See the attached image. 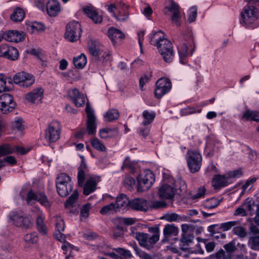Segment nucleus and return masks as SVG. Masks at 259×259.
I'll return each instance as SVG.
<instances>
[{
	"mask_svg": "<svg viewBox=\"0 0 259 259\" xmlns=\"http://www.w3.org/2000/svg\"><path fill=\"white\" fill-rule=\"evenodd\" d=\"M87 166L84 160H82L80 165L78 168L77 184L78 186H83V193L84 195H89L94 192L96 188L97 184L100 181L99 177H92L87 180L84 184L85 179V171Z\"/></svg>",
	"mask_w": 259,
	"mask_h": 259,
	"instance_id": "obj_2",
	"label": "nucleus"
},
{
	"mask_svg": "<svg viewBox=\"0 0 259 259\" xmlns=\"http://www.w3.org/2000/svg\"><path fill=\"white\" fill-rule=\"evenodd\" d=\"M239 224V221H230L221 224L220 228L222 229L224 231H227Z\"/></svg>",
	"mask_w": 259,
	"mask_h": 259,
	"instance_id": "obj_57",
	"label": "nucleus"
},
{
	"mask_svg": "<svg viewBox=\"0 0 259 259\" xmlns=\"http://www.w3.org/2000/svg\"><path fill=\"white\" fill-rule=\"evenodd\" d=\"M65 175L64 174H60L56 180V188L58 194L61 197H65Z\"/></svg>",
	"mask_w": 259,
	"mask_h": 259,
	"instance_id": "obj_30",
	"label": "nucleus"
},
{
	"mask_svg": "<svg viewBox=\"0 0 259 259\" xmlns=\"http://www.w3.org/2000/svg\"><path fill=\"white\" fill-rule=\"evenodd\" d=\"M61 130L60 122L53 121L45 131V139L49 142L57 141L60 138Z\"/></svg>",
	"mask_w": 259,
	"mask_h": 259,
	"instance_id": "obj_10",
	"label": "nucleus"
},
{
	"mask_svg": "<svg viewBox=\"0 0 259 259\" xmlns=\"http://www.w3.org/2000/svg\"><path fill=\"white\" fill-rule=\"evenodd\" d=\"M119 134L117 128H104L99 131V135L102 139L112 138L117 136Z\"/></svg>",
	"mask_w": 259,
	"mask_h": 259,
	"instance_id": "obj_28",
	"label": "nucleus"
},
{
	"mask_svg": "<svg viewBox=\"0 0 259 259\" xmlns=\"http://www.w3.org/2000/svg\"><path fill=\"white\" fill-rule=\"evenodd\" d=\"M199 113L200 111L196 110V108L194 107H187L185 108H183L180 110V115L182 116H187L195 113Z\"/></svg>",
	"mask_w": 259,
	"mask_h": 259,
	"instance_id": "obj_53",
	"label": "nucleus"
},
{
	"mask_svg": "<svg viewBox=\"0 0 259 259\" xmlns=\"http://www.w3.org/2000/svg\"><path fill=\"white\" fill-rule=\"evenodd\" d=\"M177 48L180 62L185 64L187 57L193 55L195 49L194 37L191 31H186L179 37Z\"/></svg>",
	"mask_w": 259,
	"mask_h": 259,
	"instance_id": "obj_1",
	"label": "nucleus"
},
{
	"mask_svg": "<svg viewBox=\"0 0 259 259\" xmlns=\"http://www.w3.org/2000/svg\"><path fill=\"white\" fill-rule=\"evenodd\" d=\"M55 223V231L54 236L58 241L62 243L61 248L65 250V236L62 233L65 228V223L63 219L60 217H56Z\"/></svg>",
	"mask_w": 259,
	"mask_h": 259,
	"instance_id": "obj_16",
	"label": "nucleus"
},
{
	"mask_svg": "<svg viewBox=\"0 0 259 259\" xmlns=\"http://www.w3.org/2000/svg\"><path fill=\"white\" fill-rule=\"evenodd\" d=\"M152 230L153 234L152 236L148 235L147 239H146V245H144V248L150 250L154 244L159 240V229L156 227H152L149 229V231Z\"/></svg>",
	"mask_w": 259,
	"mask_h": 259,
	"instance_id": "obj_23",
	"label": "nucleus"
},
{
	"mask_svg": "<svg viewBox=\"0 0 259 259\" xmlns=\"http://www.w3.org/2000/svg\"><path fill=\"white\" fill-rule=\"evenodd\" d=\"M25 16L23 10L20 8H17L11 15V19L15 22L22 21Z\"/></svg>",
	"mask_w": 259,
	"mask_h": 259,
	"instance_id": "obj_38",
	"label": "nucleus"
},
{
	"mask_svg": "<svg viewBox=\"0 0 259 259\" xmlns=\"http://www.w3.org/2000/svg\"><path fill=\"white\" fill-rule=\"evenodd\" d=\"M249 247L254 250L259 249V235L250 237L248 241Z\"/></svg>",
	"mask_w": 259,
	"mask_h": 259,
	"instance_id": "obj_45",
	"label": "nucleus"
},
{
	"mask_svg": "<svg viewBox=\"0 0 259 259\" xmlns=\"http://www.w3.org/2000/svg\"><path fill=\"white\" fill-rule=\"evenodd\" d=\"M115 208V204L114 203H111L108 205L103 206L100 210V212L102 215H105L108 212L114 210Z\"/></svg>",
	"mask_w": 259,
	"mask_h": 259,
	"instance_id": "obj_60",
	"label": "nucleus"
},
{
	"mask_svg": "<svg viewBox=\"0 0 259 259\" xmlns=\"http://www.w3.org/2000/svg\"><path fill=\"white\" fill-rule=\"evenodd\" d=\"M24 240L30 244L36 243L38 240V236L36 232L27 234L24 236Z\"/></svg>",
	"mask_w": 259,
	"mask_h": 259,
	"instance_id": "obj_54",
	"label": "nucleus"
},
{
	"mask_svg": "<svg viewBox=\"0 0 259 259\" xmlns=\"http://www.w3.org/2000/svg\"><path fill=\"white\" fill-rule=\"evenodd\" d=\"M0 57H3L11 61L18 59L19 52L17 49L6 44L0 46Z\"/></svg>",
	"mask_w": 259,
	"mask_h": 259,
	"instance_id": "obj_15",
	"label": "nucleus"
},
{
	"mask_svg": "<svg viewBox=\"0 0 259 259\" xmlns=\"http://www.w3.org/2000/svg\"><path fill=\"white\" fill-rule=\"evenodd\" d=\"M257 206L255 205L254 201L252 199L247 198L245 200L244 202L242 204V206L244 207L246 211L249 212L250 215H252L254 212V207Z\"/></svg>",
	"mask_w": 259,
	"mask_h": 259,
	"instance_id": "obj_40",
	"label": "nucleus"
},
{
	"mask_svg": "<svg viewBox=\"0 0 259 259\" xmlns=\"http://www.w3.org/2000/svg\"><path fill=\"white\" fill-rule=\"evenodd\" d=\"M218 148L215 147L213 143L207 142L206 143L205 153L207 157H211L213 156L217 151Z\"/></svg>",
	"mask_w": 259,
	"mask_h": 259,
	"instance_id": "obj_47",
	"label": "nucleus"
},
{
	"mask_svg": "<svg viewBox=\"0 0 259 259\" xmlns=\"http://www.w3.org/2000/svg\"><path fill=\"white\" fill-rule=\"evenodd\" d=\"M148 235V234L144 233L143 232H136L135 234V238L139 241V243L141 246L144 247V245H146V239H147Z\"/></svg>",
	"mask_w": 259,
	"mask_h": 259,
	"instance_id": "obj_48",
	"label": "nucleus"
},
{
	"mask_svg": "<svg viewBox=\"0 0 259 259\" xmlns=\"http://www.w3.org/2000/svg\"><path fill=\"white\" fill-rule=\"evenodd\" d=\"M79 197V193L77 190H75L73 191L72 194H71L69 197L68 198L67 200H66V208L71 206L72 207H74V210L72 211L73 213H75L76 212H78V199Z\"/></svg>",
	"mask_w": 259,
	"mask_h": 259,
	"instance_id": "obj_26",
	"label": "nucleus"
},
{
	"mask_svg": "<svg viewBox=\"0 0 259 259\" xmlns=\"http://www.w3.org/2000/svg\"><path fill=\"white\" fill-rule=\"evenodd\" d=\"M157 49L165 62L170 63L173 61L175 53L172 44L170 40H164L163 44H161Z\"/></svg>",
	"mask_w": 259,
	"mask_h": 259,
	"instance_id": "obj_11",
	"label": "nucleus"
},
{
	"mask_svg": "<svg viewBox=\"0 0 259 259\" xmlns=\"http://www.w3.org/2000/svg\"><path fill=\"white\" fill-rule=\"evenodd\" d=\"M177 192V189L172 185L165 184L160 186L158 189L160 198L165 199H172Z\"/></svg>",
	"mask_w": 259,
	"mask_h": 259,
	"instance_id": "obj_17",
	"label": "nucleus"
},
{
	"mask_svg": "<svg viewBox=\"0 0 259 259\" xmlns=\"http://www.w3.org/2000/svg\"><path fill=\"white\" fill-rule=\"evenodd\" d=\"M73 62L76 68L82 69L87 64V57L84 54L81 53L79 56L74 57Z\"/></svg>",
	"mask_w": 259,
	"mask_h": 259,
	"instance_id": "obj_31",
	"label": "nucleus"
},
{
	"mask_svg": "<svg viewBox=\"0 0 259 259\" xmlns=\"http://www.w3.org/2000/svg\"><path fill=\"white\" fill-rule=\"evenodd\" d=\"M77 247L66 241V259L72 257L77 251Z\"/></svg>",
	"mask_w": 259,
	"mask_h": 259,
	"instance_id": "obj_44",
	"label": "nucleus"
},
{
	"mask_svg": "<svg viewBox=\"0 0 259 259\" xmlns=\"http://www.w3.org/2000/svg\"><path fill=\"white\" fill-rule=\"evenodd\" d=\"M225 252L228 253L229 255H232V254L236 250L237 248L235 245V242L234 240L224 245Z\"/></svg>",
	"mask_w": 259,
	"mask_h": 259,
	"instance_id": "obj_55",
	"label": "nucleus"
},
{
	"mask_svg": "<svg viewBox=\"0 0 259 259\" xmlns=\"http://www.w3.org/2000/svg\"><path fill=\"white\" fill-rule=\"evenodd\" d=\"M19 195L22 199H25L28 205H32L37 201L46 208L51 207V202L44 192L36 193L32 190H30L26 193V197L25 198L24 190H22Z\"/></svg>",
	"mask_w": 259,
	"mask_h": 259,
	"instance_id": "obj_5",
	"label": "nucleus"
},
{
	"mask_svg": "<svg viewBox=\"0 0 259 259\" xmlns=\"http://www.w3.org/2000/svg\"><path fill=\"white\" fill-rule=\"evenodd\" d=\"M243 117L247 120L259 122V112L248 110L244 113Z\"/></svg>",
	"mask_w": 259,
	"mask_h": 259,
	"instance_id": "obj_37",
	"label": "nucleus"
},
{
	"mask_svg": "<svg viewBox=\"0 0 259 259\" xmlns=\"http://www.w3.org/2000/svg\"><path fill=\"white\" fill-rule=\"evenodd\" d=\"M119 113L117 110L115 109H112L108 110L104 117L105 120L108 121H112L113 120L117 119L119 117Z\"/></svg>",
	"mask_w": 259,
	"mask_h": 259,
	"instance_id": "obj_39",
	"label": "nucleus"
},
{
	"mask_svg": "<svg viewBox=\"0 0 259 259\" xmlns=\"http://www.w3.org/2000/svg\"><path fill=\"white\" fill-rule=\"evenodd\" d=\"M150 42L152 45L156 46L158 48L164 40L168 39L164 37V33L162 31L153 32L149 35Z\"/></svg>",
	"mask_w": 259,
	"mask_h": 259,
	"instance_id": "obj_25",
	"label": "nucleus"
},
{
	"mask_svg": "<svg viewBox=\"0 0 259 259\" xmlns=\"http://www.w3.org/2000/svg\"><path fill=\"white\" fill-rule=\"evenodd\" d=\"M82 10L84 14L88 17H90L97 10L96 8L91 4L83 6Z\"/></svg>",
	"mask_w": 259,
	"mask_h": 259,
	"instance_id": "obj_58",
	"label": "nucleus"
},
{
	"mask_svg": "<svg viewBox=\"0 0 259 259\" xmlns=\"http://www.w3.org/2000/svg\"><path fill=\"white\" fill-rule=\"evenodd\" d=\"M257 179V178L253 177L247 180L241 187L242 190L241 193L243 194L245 193L246 190H250L253 187L254 183Z\"/></svg>",
	"mask_w": 259,
	"mask_h": 259,
	"instance_id": "obj_46",
	"label": "nucleus"
},
{
	"mask_svg": "<svg viewBox=\"0 0 259 259\" xmlns=\"http://www.w3.org/2000/svg\"><path fill=\"white\" fill-rule=\"evenodd\" d=\"M165 9L171 14V20L172 23L179 26L180 25L179 19L181 18L180 7L174 1H170L169 5L166 6Z\"/></svg>",
	"mask_w": 259,
	"mask_h": 259,
	"instance_id": "obj_21",
	"label": "nucleus"
},
{
	"mask_svg": "<svg viewBox=\"0 0 259 259\" xmlns=\"http://www.w3.org/2000/svg\"><path fill=\"white\" fill-rule=\"evenodd\" d=\"M60 10V3L57 0H49L46 4V10L50 17L56 16Z\"/></svg>",
	"mask_w": 259,
	"mask_h": 259,
	"instance_id": "obj_24",
	"label": "nucleus"
},
{
	"mask_svg": "<svg viewBox=\"0 0 259 259\" xmlns=\"http://www.w3.org/2000/svg\"><path fill=\"white\" fill-rule=\"evenodd\" d=\"M186 160L190 171L195 173L199 170L202 165V156L197 151L188 150L186 154Z\"/></svg>",
	"mask_w": 259,
	"mask_h": 259,
	"instance_id": "obj_8",
	"label": "nucleus"
},
{
	"mask_svg": "<svg viewBox=\"0 0 259 259\" xmlns=\"http://www.w3.org/2000/svg\"><path fill=\"white\" fill-rule=\"evenodd\" d=\"M95 24H100L103 20L102 16L98 13L97 10L89 17Z\"/></svg>",
	"mask_w": 259,
	"mask_h": 259,
	"instance_id": "obj_61",
	"label": "nucleus"
},
{
	"mask_svg": "<svg viewBox=\"0 0 259 259\" xmlns=\"http://www.w3.org/2000/svg\"><path fill=\"white\" fill-rule=\"evenodd\" d=\"M14 82L23 88H27L35 82V78L32 74L21 72L16 74L13 77Z\"/></svg>",
	"mask_w": 259,
	"mask_h": 259,
	"instance_id": "obj_13",
	"label": "nucleus"
},
{
	"mask_svg": "<svg viewBox=\"0 0 259 259\" xmlns=\"http://www.w3.org/2000/svg\"><path fill=\"white\" fill-rule=\"evenodd\" d=\"M91 208V204L87 203L83 205L81 209L80 216L83 218H87L89 214L90 210Z\"/></svg>",
	"mask_w": 259,
	"mask_h": 259,
	"instance_id": "obj_63",
	"label": "nucleus"
},
{
	"mask_svg": "<svg viewBox=\"0 0 259 259\" xmlns=\"http://www.w3.org/2000/svg\"><path fill=\"white\" fill-rule=\"evenodd\" d=\"M8 104H10L11 108H15L16 103L13 101V98L12 95L9 94H4L0 97V107L4 108V105H7ZM4 108H5L4 107Z\"/></svg>",
	"mask_w": 259,
	"mask_h": 259,
	"instance_id": "obj_32",
	"label": "nucleus"
},
{
	"mask_svg": "<svg viewBox=\"0 0 259 259\" xmlns=\"http://www.w3.org/2000/svg\"><path fill=\"white\" fill-rule=\"evenodd\" d=\"M114 17L118 21H125L128 18V13L124 10L123 12L120 11L117 15L114 14Z\"/></svg>",
	"mask_w": 259,
	"mask_h": 259,
	"instance_id": "obj_62",
	"label": "nucleus"
},
{
	"mask_svg": "<svg viewBox=\"0 0 259 259\" xmlns=\"http://www.w3.org/2000/svg\"><path fill=\"white\" fill-rule=\"evenodd\" d=\"M85 111L87 114V129H81L75 134V137L79 139L82 138L87 132L90 135H93L96 131L97 125L96 123V117L94 113V111L87 103Z\"/></svg>",
	"mask_w": 259,
	"mask_h": 259,
	"instance_id": "obj_6",
	"label": "nucleus"
},
{
	"mask_svg": "<svg viewBox=\"0 0 259 259\" xmlns=\"http://www.w3.org/2000/svg\"><path fill=\"white\" fill-rule=\"evenodd\" d=\"M82 30L78 22L72 21L66 26V38L71 42L75 41L79 39Z\"/></svg>",
	"mask_w": 259,
	"mask_h": 259,
	"instance_id": "obj_9",
	"label": "nucleus"
},
{
	"mask_svg": "<svg viewBox=\"0 0 259 259\" xmlns=\"http://www.w3.org/2000/svg\"><path fill=\"white\" fill-rule=\"evenodd\" d=\"M194 239V236L189 234H182V237L180 239L181 242L184 245H189L192 243Z\"/></svg>",
	"mask_w": 259,
	"mask_h": 259,
	"instance_id": "obj_59",
	"label": "nucleus"
},
{
	"mask_svg": "<svg viewBox=\"0 0 259 259\" xmlns=\"http://www.w3.org/2000/svg\"><path fill=\"white\" fill-rule=\"evenodd\" d=\"M26 34L23 31L16 30H9L3 34V37L10 42H19L23 41L25 38Z\"/></svg>",
	"mask_w": 259,
	"mask_h": 259,
	"instance_id": "obj_18",
	"label": "nucleus"
},
{
	"mask_svg": "<svg viewBox=\"0 0 259 259\" xmlns=\"http://www.w3.org/2000/svg\"><path fill=\"white\" fill-rule=\"evenodd\" d=\"M173 186L177 189L176 193L178 195L184 194L187 191V185L185 182L182 179H178L176 181Z\"/></svg>",
	"mask_w": 259,
	"mask_h": 259,
	"instance_id": "obj_35",
	"label": "nucleus"
},
{
	"mask_svg": "<svg viewBox=\"0 0 259 259\" xmlns=\"http://www.w3.org/2000/svg\"><path fill=\"white\" fill-rule=\"evenodd\" d=\"M163 231L164 237L168 238L171 236H175L177 235L179 230L178 227L174 225L167 224L165 226Z\"/></svg>",
	"mask_w": 259,
	"mask_h": 259,
	"instance_id": "obj_34",
	"label": "nucleus"
},
{
	"mask_svg": "<svg viewBox=\"0 0 259 259\" xmlns=\"http://www.w3.org/2000/svg\"><path fill=\"white\" fill-rule=\"evenodd\" d=\"M220 204V201L215 198H211L206 200L204 203L205 207L209 209L214 208Z\"/></svg>",
	"mask_w": 259,
	"mask_h": 259,
	"instance_id": "obj_50",
	"label": "nucleus"
},
{
	"mask_svg": "<svg viewBox=\"0 0 259 259\" xmlns=\"http://www.w3.org/2000/svg\"><path fill=\"white\" fill-rule=\"evenodd\" d=\"M130 201L126 195L124 194L119 195L116 198V205L117 208L130 207Z\"/></svg>",
	"mask_w": 259,
	"mask_h": 259,
	"instance_id": "obj_33",
	"label": "nucleus"
},
{
	"mask_svg": "<svg viewBox=\"0 0 259 259\" xmlns=\"http://www.w3.org/2000/svg\"><path fill=\"white\" fill-rule=\"evenodd\" d=\"M27 28L29 31L32 30L31 32L32 33L34 30L38 31H42L45 30V26L43 23L35 21L31 23V24H29L27 26Z\"/></svg>",
	"mask_w": 259,
	"mask_h": 259,
	"instance_id": "obj_43",
	"label": "nucleus"
},
{
	"mask_svg": "<svg viewBox=\"0 0 259 259\" xmlns=\"http://www.w3.org/2000/svg\"><path fill=\"white\" fill-rule=\"evenodd\" d=\"M233 232L240 238H243L247 235L245 228L241 226H235L233 229Z\"/></svg>",
	"mask_w": 259,
	"mask_h": 259,
	"instance_id": "obj_49",
	"label": "nucleus"
},
{
	"mask_svg": "<svg viewBox=\"0 0 259 259\" xmlns=\"http://www.w3.org/2000/svg\"><path fill=\"white\" fill-rule=\"evenodd\" d=\"M130 207L139 211H146L148 209V202L143 198H135L131 200Z\"/></svg>",
	"mask_w": 259,
	"mask_h": 259,
	"instance_id": "obj_22",
	"label": "nucleus"
},
{
	"mask_svg": "<svg viewBox=\"0 0 259 259\" xmlns=\"http://www.w3.org/2000/svg\"><path fill=\"white\" fill-rule=\"evenodd\" d=\"M45 219L44 214L42 211L39 210L36 217V225L38 231L42 235L46 234L47 232V227L44 223Z\"/></svg>",
	"mask_w": 259,
	"mask_h": 259,
	"instance_id": "obj_29",
	"label": "nucleus"
},
{
	"mask_svg": "<svg viewBox=\"0 0 259 259\" xmlns=\"http://www.w3.org/2000/svg\"><path fill=\"white\" fill-rule=\"evenodd\" d=\"M44 89L40 87L33 90L25 96V99L31 103H39L44 97Z\"/></svg>",
	"mask_w": 259,
	"mask_h": 259,
	"instance_id": "obj_20",
	"label": "nucleus"
},
{
	"mask_svg": "<svg viewBox=\"0 0 259 259\" xmlns=\"http://www.w3.org/2000/svg\"><path fill=\"white\" fill-rule=\"evenodd\" d=\"M197 9L196 6H193L189 9L188 18V21L189 23H192L195 21L197 15Z\"/></svg>",
	"mask_w": 259,
	"mask_h": 259,
	"instance_id": "obj_56",
	"label": "nucleus"
},
{
	"mask_svg": "<svg viewBox=\"0 0 259 259\" xmlns=\"http://www.w3.org/2000/svg\"><path fill=\"white\" fill-rule=\"evenodd\" d=\"M137 182L138 192L148 190L155 182L154 175L150 170H145L138 176Z\"/></svg>",
	"mask_w": 259,
	"mask_h": 259,
	"instance_id": "obj_7",
	"label": "nucleus"
},
{
	"mask_svg": "<svg viewBox=\"0 0 259 259\" xmlns=\"http://www.w3.org/2000/svg\"><path fill=\"white\" fill-rule=\"evenodd\" d=\"M142 115L144 118V121L142 122V124L143 125H147L152 122L155 117V113L153 111L149 112L147 110H145L143 111Z\"/></svg>",
	"mask_w": 259,
	"mask_h": 259,
	"instance_id": "obj_36",
	"label": "nucleus"
},
{
	"mask_svg": "<svg viewBox=\"0 0 259 259\" xmlns=\"http://www.w3.org/2000/svg\"><path fill=\"white\" fill-rule=\"evenodd\" d=\"M27 152L28 150H26L24 148L18 146L11 147L9 144H7L0 146V157L13 153L23 155Z\"/></svg>",
	"mask_w": 259,
	"mask_h": 259,
	"instance_id": "obj_19",
	"label": "nucleus"
},
{
	"mask_svg": "<svg viewBox=\"0 0 259 259\" xmlns=\"http://www.w3.org/2000/svg\"><path fill=\"white\" fill-rule=\"evenodd\" d=\"M206 192V189L204 187H200L195 194H190L189 199L194 200L204 197Z\"/></svg>",
	"mask_w": 259,
	"mask_h": 259,
	"instance_id": "obj_51",
	"label": "nucleus"
},
{
	"mask_svg": "<svg viewBox=\"0 0 259 259\" xmlns=\"http://www.w3.org/2000/svg\"><path fill=\"white\" fill-rule=\"evenodd\" d=\"M9 218L13 224L18 227L27 229L32 225L30 218L24 215L21 211L11 212Z\"/></svg>",
	"mask_w": 259,
	"mask_h": 259,
	"instance_id": "obj_12",
	"label": "nucleus"
},
{
	"mask_svg": "<svg viewBox=\"0 0 259 259\" xmlns=\"http://www.w3.org/2000/svg\"><path fill=\"white\" fill-rule=\"evenodd\" d=\"M213 186L215 188H220L227 186V180L224 176H216L212 180Z\"/></svg>",
	"mask_w": 259,
	"mask_h": 259,
	"instance_id": "obj_42",
	"label": "nucleus"
},
{
	"mask_svg": "<svg viewBox=\"0 0 259 259\" xmlns=\"http://www.w3.org/2000/svg\"><path fill=\"white\" fill-rule=\"evenodd\" d=\"M125 186L130 190H132L134 186L135 185L136 181L135 179L131 177H127L124 181Z\"/></svg>",
	"mask_w": 259,
	"mask_h": 259,
	"instance_id": "obj_64",
	"label": "nucleus"
},
{
	"mask_svg": "<svg viewBox=\"0 0 259 259\" xmlns=\"http://www.w3.org/2000/svg\"><path fill=\"white\" fill-rule=\"evenodd\" d=\"M88 49L90 53L99 62L107 63L111 60L110 52L96 39H91L89 41Z\"/></svg>",
	"mask_w": 259,
	"mask_h": 259,
	"instance_id": "obj_4",
	"label": "nucleus"
},
{
	"mask_svg": "<svg viewBox=\"0 0 259 259\" xmlns=\"http://www.w3.org/2000/svg\"><path fill=\"white\" fill-rule=\"evenodd\" d=\"M209 257L215 259H232V255H229L228 253L221 249L215 253L211 254Z\"/></svg>",
	"mask_w": 259,
	"mask_h": 259,
	"instance_id": "obj_41",
	"label": "nucleus"
},
{
	"mask_svg": "<svg viewBox=\"0 0 259 259\" xmlns=\"http://www.w3.org/2000/svg\"><path fill=\"white\" fill-rule=\"evenodd\" d=\"M257 9L252 5L244 7L241 13L240 24L245 28H254L259 25Z\"/></svg>",
	"mask_w": 259,
	"mask_h": 259,
	"instance_id": "obj_3",
	"label": "nucleus"
},
{
	"mask_svg": "<svg viewBox=\"0 0 259 259\" xmlns=\"http://www.w3.org/2000/svg\"><path fill=\"white\" fill-rule=\"evenodd\" d=\"M91 145L95 149L101 152H105L106 150V147L97 138H95L92 140Z\"/></svg>",
	"mask_w": 259,
	"mask_h": 259,
	"instance_id": "obj_52",
	"label": "nucleus"
},
{
	"mask_svg": "<svg viewBox=\"0 0 259 259\" xmlns=\"http://www.w3.org/2000/svg\"><path fill=\"white\" fill-rule=\"evenodd\" d=\"M171 88V83L169 79L166 78H161L156 83L155 96L157 98H161L167 93Z\"/></svg>",
	"mask_w": 259,
	"mask_h": 259,
	"instance_id": "obj_14",
	"label": "nucleus"
},
{
	"mask_svg": "<svg viewBox=\"0 0 259 259\" xmlns=\"http://www.w3.org/2000/svg\"><path fill=\"white\" fill-rule=\"evenodd\" d=\"M107 35L114 45L124 37V34L120 30L114 27L109 28Z\"/></svg>",
	"mask_w": 259,
	"mask_h": 259,
	"instance_id": "obj_27",
	"label": "nucleus"
}]
</instances>
